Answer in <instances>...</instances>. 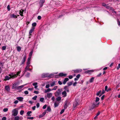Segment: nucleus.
I'll list each match as a JSON object with an SVG mask.
<instances>
[{"label": "nucleus", "instance_id": "64", "mask_svg": "<svg viewBox=\"0 0 120 120\" xmlns=\"http://www.w3.org/2000/svg\"><path fill=\"white\" fill-rule=\"evenodd\" d=\"M117 23L118 25H120V21L118 20L117 21Z\"/></svg>", "mask_w": 120, "mask_h": 120}, {"label": "nucleus", "instance_id": "63", "mask_svg": "<svg viewBox=\"0 0 120 120\" xmlns=\"http://www.w3.org/2000/svg\"><path fill=\"white\" fill-rule=\"evenodd\" d=\"M2 120H6V118L5 117H3L2 118Z\"/></svg>", "mask_w": 120, "mask_h": 120}, {"label": "nucleus", "instance_id": "16", "mask_svg": "<svg viewBox=\"0 0 120 120\" xmlns=\"http://www.w3.org/2000/svg\"><path fill=\"white\" fill-rule=\"evenodd\" d=\"M69 79L68 78H66L64 79L63 82V84L64 85L68 81Z\"/></svg>", "mask_w": 120, "mask_h": 120}, {"label": "nucleus", "instance_id": "23", "mask_svg": "<svg viewBox=\"0 0 120 120\" xmlns=\"http://www.w3.org/2000/svg\"><path fill=\"white\" fill-rule=\"evenodd\" d=\"M42 78L48 77V74H43L42 75Z\"/></svg>", "mask_w": 120, "mask_h": 120}, {"label": "nucleus", "instance_id": "34", "mask_svg": "<svg viewBox=\"0 0 120 120\" xmlns=\"http://www.w3.org/2000/svg\"><path fill=\"white\" fill-rule=\"evenodd\" d=\"M20 117L18 116H15L14 118V120H19Z\"/></svg>", "mask_w": 120, "mask_h": 120}, {"label": "nucleus", "instance_id": "50", "mask_svg": "<svg viewBox=\"0 0 120 120\" xmlns=\"http://www.w3.org/2000/svg\"><path fill=\"white\" fill-rule=\"evenodd\" d=\"M37 98V96H35L34 97H33L32 99L34 100H36Z\"/></svg>", "mask_w": 120, "mask_h": 120}, {"label": "nucleus", "instance_id": "3", "mask_svg": "<svg viewBox=\"0 0 120 120\" xmlns=\"http://www.w3.org/2000/svg\"><path fill=\"white\" fill-rule=\"evenodd\" d=\"M26 55H25L24 56L23 59L21 61V63L20 64V66L22 65V64H24L26 60Z\"/></svg>", "mask_w": 120, "mask_h": 120}, {"label": "nucleus", "instance_id": "43", "mask_svg": "<svg viewBox=\"0 0 120 120\" xmlns=\"http://www.w3.org/2000/svg\"><path fill=\"white\" fill-rule=\"evenodd\" d=\"M21 71H18L17 73L16 74H15V75H16V77H17V76L19 75V74H20V73L21 72Z\"/></svg>", "mask_w": 120, "mask_h": 120}, {"label": "nucleus", "instance_id": "45", "mask_svg": "<svg viewBox=\"0 0 120 120\" xmlns=\"http://www.w3.org/2000/svg\"><path fill=\"white\" fill-rule=\"evenodd\" d=\"M47 111V110H45L44 112L42 113V114H43V115H44V116H45V115Z\"/></svg>", "mask_w": 120, "mask_h": 120}, {"label": "nucleus", "instance_id": "60", "mask_svg": "<svg viewBox=\"0 0 120 120\" xmlns=\"http://www.w3.org/2000/svg\"><path fill=\"white\" fill-rule=\"evenodd\" d=\"M73 77V76L72 75H69L68 76L69 78L70 79H72Z\"/></svg>", "mask_w": 120, "mask_h": 120}, {"label": "nucleus", "instance_id": "7", "mask_svg": "<svg viewBox=\"0 0 120 120\" xmlns=\"http://www.w3.org/2000/svg\"><path fill=\"white\" fill-rule=\"evenodd\" d=\"M45 0H40L39 1V4L40 5V7H41L43 6L44 4V3Z\"/></svg>", "mask_w": 120, "mask_h": 120}, {"label": "nucleus", "instance_id": "15", "mask_svg": "<svg viewBox=\"0 0 120 120\" xmlns=\"http://www.w3.org/2000/svg\"><path fill=\"white\" fill-rule=\"evenodd\" d=\"M10 79V77L7 75L5 77L4 79V81H6L9 80Z\"/></svg>", "mask_w": 120, "mask_h": 120}, {"label": "nucleus", "instance_id": "20", "mask_svg": "<svg viewBox=\"0 0 120 120\" xmlns=\"http://www.w3.org/2000/svg\"><path fill=\"white\" fill-rule=\"evenodd\" d=\"M24 11V10H23L21 9L19 11V14L21 16H23V12Z\"/></svg>", "mask_w": 120, "mask_h": 120}, {"label": "nucleus", "instance_id": "38", "mask_svg": "<svg viewBox=\"0 0 120 120\" xmlns=\"http://www.w3.org/2000/svg\"><path fill=\"white\" fill-rule=\"evenodd\" d=\"M99 100H100V99L99 98H98V97H97L96 98V100L95 101V102H98V101H99Z\"/></svg>", "mask_w": 120, "mask_h": 120}, {"label": "nucleus", "instance_id": "14", "mask_svg": "<svg viewBox=\"0 0 120 120\" xmlns=\"http://www.w3.org/2000/svg\"><path fill=\"white\" fill-rule=\"evenodd\" d=\"M16 99L20 101H22L23 99V98L22 97H19L16 98Z\"/></svg>", "mask_w": 120, "mask_h": 120}, {"label": "nucleus", "instance_id": "13", "mask_svg": "<svg viewBox=\"0 0 120 120\" xmlns=\"http://www.w3.org/2000/svg\"><path fill=\"white\" fill-rule=\"evenodd\" d=\"M59 75L60 76V77H61L62 76H66L67 74H64L63 73L61 72L59 74Z\"/></svg>", "mask_w": 120, "mask_h": 120}, {"label": "nucleus", "instance_id": "6", "mask_svg": "<svg viewBox=\"0 0 120 120\" xmlns=\"http://www.w3.org/2000/svg\"><path fill=\"white\" fill-rule=\"evenodd\" d=\"M73 71L75 73H79L82 72V70L81 69H77L73 70Z\"/></svg>", "mask_w": 120, "mask_h": 120}, {"label": "nucleus", "instance_id": "21", "mask_svg": "<svg viewBox=\"0 0 120 120\" xmlns=\"http://www.w3.org/2000/svg\"><path fill=\"white\" fill-rule=\"evenodd\" d=\"M32 113V112L31 111H29L28 112L26 113L27 116H31V115L30 114Z\"/></svg>", "mask_w": 120, "mask_h": 120}, {"label": "nucleus", "instance_id": "5", "mask_svg": "<svg viewBox=\"0 0 120 120\" xmlns=\"http://www.w3.org/2000/svg\"><path fill=\"white\" fill-rule=\"evenodd\" d=\"M8 76H10V79H14L16 77V75L15 74L13 75V73H12L11 74H9Z\"/></svg>", "mask_w": 120, "mask_h": 120}, {"label": "nucleus", "instance_id": "8", "mask_svg": "<svg viewBox=\"0 0 120 120\" xmlns=\"http://www.w3.org/2000/svg\"><path fill=\"white\" fill-rule=\"evenodd\" d=\"M12 89H15L18 90V86H17V84L16 83H14L12 85Z\"/></svg>", "mask_w": 120, "mask_h": 120}, {"label": "nucleus", "instance_id": "44", "mask_svg": "<svg viewBox=\"0 0 120 120\" xmlns=\"http://www.w3.org/2000/svg\"><path fill=\"white\" fill-rule=\"evenodd\" d=\"M30 67V65H27V66L25 68V69H26L28 70L29 69V67Z\"/></svg>", "mask_w": 120, "mask_h": 120}, {"label": "nucleus", "instance_id": "26", "mask_svg": "<svg viewBox=\"0 0 120 120\" xmlns=\"http://www.w3.org/2000/svg\"><path fill=\"white\" fill-rule=\"evenodd\" d=\"M47 111H48L49 112H50L51 110V109L50 106H48L47 108Z\"/></svg>", "mask_w": 120, "mask_h": 120}, {"label": "nucleus", "instance_id": "58", "mask_svg": "<svg viewBox=\"0 0 120 120\" xmlns=\"http://www.w3.org/2000/svg\"><path fill=\"white\" fill-rule=\"evenodd\" d=\"M58 83L60 85H61L62 84V83L60 81H58Z\"/></svg>", "mask_w": 120, "mask_h": 120}, {"label": "nucleus", "instance_id": "37", "mask_svg": "<svg viewBox=\"0 0 120 120\" xmlns=\"http://www.w3.org/2000/svg\"><path fill=\"white\" fill-rule=\"evenodd\" d=\"M36 25L37 23L35 22H34L32 24V27H33L36 26Z\"/></svg>", "mask_w": 120, "mask_h": 120}, {"label": "nucleus", "instance_id": "48", "mask_svg": "<svg viewBox=\"0 0 120 120\" xmlns=\"http://www.w3.org/2000/svg\"><path fill=\"white\" fill-rule=\"evenodd\" d=\"M27 119L29 120H33L34 119L33 117H28L27 118Z\"/></svg>", "mask_w": 120, "mask_h": 120}, {"label": "nucleus", "instance_id": "47", "mask_svg": "<svg viewBox=\"0 0 120 120\" xmlns=\"http://www.w3.org/2000/svg\"><path fill=\"white\" fill-rule=\"evenodd\" d=\"M7 8L8 11H9L10 10V6L9 5H8L7 6Z\"/></svg>", "mask_w": 120, "mask_h": 120}, {"label": "nucleus", "instance_id": "39", "mask_svg": "<svg viewBox=\"0 0 120 120\" xmlns=\"http://www.w3.org/2000/svg\"><path fill=\"white\" fill-rule=\"evenodd\" d=\"M33 53V50H32L31 51H30V52L29 53V56L31 57L32 56V54Z\"/></svg>", "mask_w": 120, "mask_h": 120}, {"label": "nucleus", "instance_id": "19", "mask_svg": "<svg viewBox=\"0 0 120 120\" xmlns=\"http://www.w3.org/2000/svg\"><path fill=\"white\" fill-rule=\"evenodd\" d=\"M62 94L64 95L63 97H65L67 96V93L66 91H64L62 93Z\"/></svg>", "mask_w": 120, "mask_h": 120}, {"label": "nucleus", "instance_id": "62", "mask_svg": "<svg viewBox=\"0 0 120 120\" xmlns=\"http://www.w3.org/2000/svg\"><path fill=\"white\" fill-rule=\"evenodd\" d=\"M105 97V95H103L101 97V100H103L104 99V98Z\"/></svg>", "mask_w": 120, "mask_h": 120}, {"label": "nucleus", "instance_id": "49", "mask_svg": "<svg viewBox=\"0 0 120 120\" xmlns=\"http://www.w3.org/2000/svg\"><path fill=\"white\" fill-rule=\"evenodd\" d=\"M24 111L23 110H21L20 111V114L21 115H22L24 113Z\"/></svg>", "mask_w": 120, "mask_h": 120}, {"label": "nucleus", "instance_id": "42", "mask_svg": "<svg viewBox=\"0 0 120 120\" xmlns=\"http://www.w3.org/2000/svg\"><path fill=\"white\" fill-rule=\"evenodd\" d=\"M44 100V98H41L40 99V101L41 102H43Z\"/></svg>", "mask_w": 120, "mask_h": 120}, {"label": "nucleus", "instance_id": "40", "mask_svg": "<svg viewBox=\"0 0 120 120\" xmlns=\"http://www.w3.org/2000/svg\"><path fill=\"white\" fill-rule=\"evenodd\" d=\"M30 75V73H29L27 72V74L26 75V77H29Z\"/></svg>", "mask_w": 120, "mask_h": 120}, {"label": "nucleus", "instance_id": "18", "mask_svg": "<svg viewBox=\"0 0 120 120\" xmlns=\"http://www.w3.org/2000/svg\"><path fill=\"white\" fill-rule=\"evenodd\" d=\"M52 94L50 93H48L47 94V97L49 98H50L52 96Z\"/></svg>", "mask_w": 120, "mask_h": 120}, {"label": "nucleus", "instance_id": "31", "mask_svg": "<svg viewBox=\"0 0 120 120\" xmlns=\"http://www.w3.org/2000/svg\"><path fill=\"white\" fill-rule=\"evenodd\" d=\"M94 77H92V78L90 79V83H91L93 82L94 80Z\"/></svg>", "mask_w": 120, "mask_h": 120}, {"label": "nucleus", "instance_id": "25", "mask_svg": "<svg viewBox=\"0 0 120 120\" xmlns=\"http://www.w3.org/2000/svg\"><path fill=\"white\" fill-rule=\"evenodd\" d=\"M11 18H14L15 19L17 18V16L15 15L14 14H12L11 16Z\"/></svg>", "mask_w": 120, "mask_h": 120}, {"label": "nucleus", "instance_id": "29", "mask_svg": "<svg viewBox=\"0 0 120 120\" xmlns=\"http://www.w3.org/2000/svg\"><path fill=\"white\" fill-rule=\"evenodd\" d=\"M51 90L50 88H48V89L46 90H45V92L46 93L48 92L51 91Z\"/></svg>", "mask_w": 120, "mask_h": 120}, {"label": "nucleus", "instance_id": "9", "mask_svg": "<svg viewBox=\"0 0 120 120\" xmlns=\"http://www.w3.org/2000/svg\"><path fill=\"white\" fill-rule=\"evenodd\" d=\"M78 102L77 101H75L73 104V109H74L76 107L79 105Z\"/></svg>", "mask_w": 120, "mask_h": 120}, {"label": "nucleus", "instance_id": "24", "mask_svg": "<svg viewBox=\"0 0 120 120\" xmlns=\"http://www.w3.org/2000/svg\"><path fill=\"white\" fill-rule=\"evenodd\" d=\"M93 70H88L87 71H85V73H89L93 72Z\"/></svg>", "mask_w": 120, "mask_h": 120}, {"label": "nucleus", "instance_id": "28", "mask_svg": "<svg viewBox=\"0 0 120 120\" xmlns=\"http://www.w3.org/2000/svg\"><path fill=\"white\" fill-rule=\"evenodd\" d=\"M56 100L58 101H59L61 100V98L60 97H58L56 98Z\"/></svg>", "mask_w": 120, "mask_h": 120}, {"label": "nucleus", "instance_id": "12", "mask_svg": "<svg viewBox=\"0 0 120 120\" xmlns=\"http://www.w3.org/2000/svg\"><path fill=\"white\" fill-rule=\"evenodd\" d=\"M68 86H64V89L65 90V91H66L67 92H68L69 91V90L68 88Z\"/></svg>", "mask_w": 120, "mask_h": 120}, {"label": "nucleus", "instance_id": "52", "mask_svg": "<svg viewBox=\"0 0 120 120\" xmlns=\"http://www.w3.org/2000/svg\"><path fill=\"white\" fill-rule=\"evenodd\" d=\"M102 74L101 73H100L99 74L97 75V77H100Z\"/></svg>", "mask_w": 120, "mask_h": 120}, {"label": "nucleus", "instance_id": "11", "mask_svg": "<svg viewBox=\"0 0 120 120\" xmlns=\"http://www.w3.org/2000/svg\"><path fill=\"white\" fill-rule=\"evenodd\" d=\"M35 28L34 27H32L31 29H30L29 32V34L30 35H32L31 33L34 30Z\"/></svg>", "mask_w": 120, "mask_h": 120}, {"label": "nucleus", "instance_id": "61", "mask_svg": "<svg viewBox=\"0 0 120 120\" xmlns=\"http://www.w3.org/2000/svg\"><path fill=\"white\" fill-rule=\"evenodd\" d=\"M102 5L103 6H104L106 7L107 6V5L105 3L103 4Z\"/></svg>", "mask_w": 120, "mask_h": 120}, {"label": "nucleus", "instance_id": "59", "mask_svg": "<svg viewBox=\"0 0 120 120\" xmlns=\"http://www.w3.org/2000/svg\"><path fill=\"white\" fill-rule=\"evenodd\" d=\"M47 106V105L46 104L43 107V109H46V107Z\"/></svg>", "mask_w": 120, "mask_h": 120}, {"label": "nucleus", "instance_id": "22", "mask_svg": "<svg viewBox=\"0 0 120 120\" xmlns=\"http://www.w3.org/2000/svg\"><path fill=\"white\" fill-rule=\"evenodd\" d=\"M100 113V111H98V113L96 114V116L94 117V119L95 120L96 119L98 118L97 116H99Z\"/></svg>", "mask_w": 120, "mask_h": 120}, {"label": "nucleus", "instance_id": "36", "mask_svg": "<svg viewBox=\"0 0 120 120\" xmlns=\"http://www.w3.org/2000/svg\"><path fill=\"white\" fill-rule=\"evenodd\" d=\"M101 92V91L100 90L97 93L96 95L97 96H99L100 93Z\"/></svg>", "mask_w": 120, "mask_h": 120}, {"label": "nucleus", "instance_id": "51", "mask_svg": "<svg viewBox=\"0 0 120 120\" xmlns=\"http://www.w3.org/2000/svg\"><path fill=\"white\" fill-rule=\"evenodd\" d=\"M57 87V86H55L54 87L52 90H56Z\"/></svg>", "mask_w": 120, "mask_h": 120}, {"label": "nucleus", "instance_id": "54", "mask_svg": "<svg viewBox=\"0 0 120 120\" xmlns=\"http://www.w3.org/2000/svg\"><path fill=\"white\" fill-rule=\"evenodd\" d=\"M30 63V60H27V65H30L29 64Z\"/></svg>", "mask_w": 120, "mask_h": 120}, {"label": "nucleus", "instance_id": "4", "mask_svg": "<svg viewBox=\"0 0 120 120\" xmlns=\"http://www.w3.org/2000/svg\"><path fill=\"white\" fill-rule=\"evenodd\" d=\"M12 112L13 113L12 115H13L14 116H16L18 114V111L16 109H13Z\"/></svg>", "mask_w": 120, "mask_h": 120}, {"label": "nucleus", "instance_id": "41", "mask_svg": "<svg viewBox=\"0 0 120 120\" xmlns=\"http://www.w3.org/2000/svg\"><path fill=\"white\" fill-rule=\"evenodd\" d=\"M8 110V108H4L3 109V111H4V112H7Z\"/></svg>", "mask_w": 120, "mask_h": 120}, {"label": "nucleus", "instance_id": "32", "mask_svg": "<svg viewBox=\"0 0 120 120\" xmlns=\"http://www.w3.org/2000/svg\"><path fill=\"white\" fill-rule=\"evenodd\" d=\"M73 82L72 81L71 82H69L68 83V86H71Z\"/></svg>", "mask_w": 120, "mask_h": 120}, {"label": "nucleus", "instance_id": "27", "mask_svg": "<svg viewBox=\"0 0 120 120\" xmlns=\"http://www.w3.org/2000/svg\"><path fill=\"white\" fill-rule=\"evenodd\" d=\"M17 50L19 52H20L21 50V48L19 46H18L17 48Z\"/></svg>", "mask_w": 120, "mask_h": 120}, {"label": "nucleus", "instance_id": "33", "mask_svg": "<svg viewBox=\"0 0 120 120\" xmlns=\"http://www.w3.org/2000/svg\"><path fill=\"white\" fill-rule=\"evenodd\" d=\"M25 85H22L18 86V90L20 89L21 88H23V87H24V86H25Z\"/></svg>", "mask_w": 120, "mask_h": 120}, {"label": "nucleus", "instance_id": "57", "mask_svg": "<svg viewBox=\"0 0 120 120\" xmlns=\"http://www.w3.org/2000/svg\"><path fill=\"white\" fill-rule=\"evenodd\" d=\"M24 93L25 94H26V95H27L28 94V92L27 91H26V90L25 91H24Z\"/></svg>", "mask_w": 120, "mask_h": 120}, {"label": "nucleus", "instance_id": "53", "mask_svg": "<svg viewBox=\"0 0 120 120\" xmlns=\"http://www.w3.org/2000/svg\"><path fill=\"white\" fill-rule=\"evenodd\" d=\"M64 109H62L61 110V112H60V114H62L64 112Z\"/></svg>", "mask_w": 120, "mask_h": 120}, {"label": "nucleus", "instance_id": "1", "mask_svg": "<svg viewBox=\"0 0 120 120\" xmlns=\"http://www.w3.org/2000/svg\"><path fill=\"white\" fill-rule=\"evenodd\" d=\"M62 91L61 89H58L57 91L55 93V96L57 97L60 95L61 94V92Z\"/></svg>", "mask_w": 120, "mask_h": 120}, {"label": "nucleus", "instance_id": "2", "mask_svg": "<svg viewBox=\"0 0 120 120\" xmlns=\"http://www.w3.org/2000/svg\"><path fill=\"white\" fill-rule=\"evenodd\" d=\"M99 103L98 102V103H92V106L90 107V109L91 110V109H93L95 107H98V105H99Z\"/></svg>", "mask_w": 120, "mask_h": 120}, {"label": "nucleus", "instance_id": "30", "mask_svg": "<svg viewBox=\"0 0 120 120\" xmlns=\"http://www.w3.org/2000/svg\"><path fill=\"white\" fill-rule=\"evenodd\" d=\"M54 75L53 74H51L49 75L48 74V77H52Z\"/></svg>", "mask_w": 120, "mask_h": 120}, {"label": "nucleus", "instance_id": "56", "mask_svg": "<svg viewBox=\"0 0 120 120\" xmlns=\"http://www.w3.org/2000/svg\"><path fill=\"white\" fill-rule=\"evenodd\" d=\"M54 106L55 107H57L58 105V104L57 103H56V102H55V103L54 104Z\"/></svg>", "mask_w": 120, "mask_h": 120}, {"label": "nucleus", "instance_id": "10", "mask_svg": "<svg viewBox=\"0 0 120 120\" xmlns=\"http://www.w3.org/2000/svg\"><path fill=\"white\" fill-rule=\"evenodd\" d=\"M65 105L64 106V109H66L67 108L68 105L69 104L67 100L65 101L64 102Z\"/></svg>", "mask_w": 120, "mask_h": 120}, {"label": "nucleus", "instance_id": "35", "mask_svg": "<svg viewBox=\"0 0 120 120\" xmlns=\"http://www.w3.org/2000/svg\"><path fill=\"white\" fill-rule=\"evenodd\" d=\"M55 81L53 82H52L51 83V84H50L51 86H53L55 85Z\"/></svg>", "mask_w": 120, "mask_h": 120}, {"label": "nucleus", "instance_id": "55", "mask_svg": "<svg viewBox=\"0 0 120 120\" xmlns=\"http://www.w3.org/2000/svg\"><path fill=\"white\" fill-rule=\"evenodd\" d=\"M80 76V75L78 74L76 76V78L78 79H79V78Z\"/></svg>", "mask_w": 120, "mask_h": 120}, {"label": "nucleus", "instance_id": "46", "mask_svg": "<svg viewBox=\"0 0 120 120\" xmlns=\"http://www.w3.org/2000/svg\"><path fill=\"white\" fill-rule=\"evenodd\" d=\"M6 47L5 46H4L2 47V49L3 50H4L6 49Z\"/></svg>", "mask_w": 120, "mask_h": 120}, {"label": "nucleus", "instance_id": "17", "mask_svg": "<svg viewBox=\"0 0 120 120\" xmlns=\"http://www.w3.org/2000/svg\"><path fill=\"white\" fill-rule=\"evenodd\" d=\"M5 89L7 91H9L10 90V87L8 85L6 86L5 87Z\"/></svg>", "mask_w": 120, "mask_h": 120}]
</instances>
